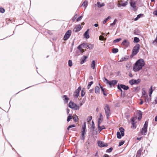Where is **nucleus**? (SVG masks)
Masks as SVG:
<instances>
[{
  "instance_id": "56",
  "label": "nucleus",
  "mask_w": 157,
  "mask_h": 157,
  "mask_svg": "<svg viewBox=\"0 0 157 157\" xmlns=\"http://www.w3.org/2000/svg\"><path fill=\"white\" fill-rule=\"evenodd\" d=\"M138 116H139V117H140V116H142V113L141 112V111H139L138 112Z\"/></svg>"
},
{
  "instance_id": "55",
  "label": "nucleus",
  "mask_w": 157,
  "mask_h": 157,
  "mask_svg": "<svg viewBox=\"0 0 157 157\" xmlns=\"http://www.w3.org/2000/svg\"><path fill=\"white\" fill-rule=\"evenodd\" d=\"M85 94V92L84 91L82 90L81 91V96L82 97H83Z\"/></svg>"
},
{
  "instance_id": "18",
  "label": "nucleus",
  "mask_w": 157,
  "mask_h": 157,
  "mask_svg": "<svg viewBox=\"0 0 157 157\" xmlns=\"http://www.w3.org/2000/svg\"><path fill=\"white\" fill-rule=\"evenodd\" d=\"M89 31V29H87V30L85 32L84 34L85 37L86 38V39H88L90 37V36L88 34Z\"/></svg>"
},
{
  "instance_id": "36",
  "label": "nucleus",
  "mask_w": 157,
  "mask_h": 157,
  "mask_svg": "<svg viewBox=\"0 0 157 157\" xmlns=\"http://www.w3.org/2000/svg\"><path fill=\"white\" fill-rule=\"evenodd\" d=\"M93 83V81H91L88 84L87 86V89H89L90 88V87L91 85Z\"/></svg>"
},
{
  "instance_id": "9",
  "label": "nucleus",
  "mask_w": 157,
  "mask_h": 157,
  "mask_svg": "<svg viewBox=\"0 0 157 157\" xmlns=\"http://www.w3.org/2000/svg\"><path fill=\"white\" fill-rule=\"evenodd\" d=\"M140 82V80L139 79H138L137 80H134L132 79L131 80H130L129 81V83L132 85L136 84H137L139 83Z\"/></svg>"
},
{
  "instance_id": "39",
  "label": "nucleus",
  "mask_w": 157,
  "mask_h": 157,
  "mask_svg": "<svg viewBox=\"0 0 157 157\" xmlns=\"http://www.w3.org/2000/svg\"><path fill=\"white\" fill-rule=\"evenodd\" d=\"M117 21V20L116 19H115L114 20V21H113V22L111 24H110V25L111 26H113L115 25V24L116 23V22Z\"/></svg>"
},
{
  "instance_id": "31",
  "label": "nucleus",
  "mask_w": 157,
  "mask_h": 157,
  "mask_svg": "<svg viewBox=\"0 0 157 157\" xmlns=\"http://www.w3.org/2000/svg\"><path fill=\"white\" fill-rule=\"evenodd\" d=\"M111 18V17L109 16L107 18H105L103 21V24H105L106 22L108 21V20Z\"/></svg>"
},
{
  "instance_id": "48",
  "label": "nucleus",
  "mask_w": 157,
  "mask_h": 157,
  "mask_svg": "<svg viewBox=\"0 0 157 157\" xmlns=\"http://www.w3.org/2000/svg\"><path fill=\"white\" fill-rule=\"evenodd\" d=\"M93 46L92 44H89L88 45V48L90 49H92V48H93Z\"/></svg>"
},
{
  "instance_id": "62",
  "label": "nucleus",
  "mask_w": 157,
  "mask_h": 157,
  "mask_svg": "<svg viewBox=\"0 0 157 157\" xmlns=\"http://www.w3.org/2000/svg\"><path fill=\"white\" fill-rule=\"evenodd\" d=\"M94 125H92V127H91V129H92L93 131L94 130Z\"/></svg>"
},
{
  "instance_id": "42",
  "label": "nucleus",
  "mask_w": 157,
  "mask_h": 157,
  "mask_svg": "<svg viewBox=\"0 0 157 157\" xmlns=\"http://www.w3.org/2000/svg\"><path fill=\"white\" fill-rule=\"evenodd\" d=\"M99 40H106V38H104V37L102 36H99Z\"/></svg>"
},
{
  "instance_id": "58",
  "label": "nucleus",
  "mask_w": 157,
  "mask_h": 157,
  "mask_svg": "<svg viewBox=\"0 0 157 157\" xmlns=\"http://www.w3.org/2000/svg\"><path fill=\"white\" fill-rule=\"evenodd\" d=\"M92 117L91 116H89L88 117V119H87V120H88V121H90L91 119H92Z\"/></svg>"
},
{
  "instance_id": "22",
  "label": "nucleus",
  "mask_w": 157,
  "mask_h": 157,
  "mask_svg": "<svg viewBox=\"0 0 157 157\" xmlns=\"http://www.w3.org/2000/svg\"><path fill=\"white\" fill-rule=\"evenodd\" d=\"M95 93L97 94H99L100 91V89L98 86H96L95 88Z\"/></svg>"
},
{
  "instance_id": "23",
  "label": "nucleus",
  "mask_w": 157,
  "mask_h": 157,
  "mask_svg": "<svg viewBox=\"0 0 157 157\" xmlns=\"http://www.w3.org/2000/svg\"><path fill=\"white\" fill-rule=\"evenodd\" d=\"M63 98L65 103H67L68 102L69 98L67 97L66 95H63Z\"/></svg>"
},
{
  "instance_id": "8",
  "label": "nucleus",
  "mask_w": 157,
  "mask_h": 157,
  "mask_svg": "<svg viewBox=\"0 0 157 157\" xmlns=\"http://www.w3.org/2000/svg\"><path fill=\"white\" fill-rule=\"evenodd\" d=\"M81 90V87L80 86L78 87V89L75 90L74 94V96L75 98H77L78 97L79 95L80 91Z\"/></svg>"
},
{
  "instance_id": "15",
  "label": "nucleus",
  "mask_w": 157,
  "mask_h": 157,
  "mask_svg": "<svg viewBox=\"0 0 157 157\" xmlns=\"http://www.w3.org/2000/svg\"><path fill=\"white\" fill-rule=\"evenodd\" d=\"M87 58V57L86 56H83L80 59V63L82 64L86 61V59Z\"/></svg>"
},
{
  "instance_id": "57",
  "label": "nucleus",
  "mask_w": 157,
  "mask_h": 157,
  "mask_svg": "<svg viewBox=\"0 0 157 157\" xmlns=\"http://www.w3.org/2000/svg\"><path fill=\"white\" fill-rule=\"evenodd\" d=\"M153 14L156 16H157V10L154 11Z\"/></svg>"
},
{
  "instance_id": "32",
  "label": "nucleus",
  "mask_w": 157,
  "mask_h": 157,
  "mask_svg": "<svg viewBox=\"0 0 157 157\" xmlns=\"http://www.w3.org/2000/svg\"><path fill=\"white\" fill-rule=\"evenodd\" d=\"M117 138L118 139H120L121 138V134L119 132H117Z\"/></svg>"
},
{
  "instance_id": "21",
  "label": "nucleus",
  "mask_w": 157,
  "mask_h": 157,
  "mask_svg": "<svg viewBox=\"0 0 157 157\" xmlns=\"http://www.w3.org/2000/svg\"><path fill=\"white\" fill-rule=\"evenodd\" d=\"M144 99V101L146 103H148L151 100L150 98H148V97L147 95L145 96V97H143Z\"/></svg>"
},
{
  "instance_id": "60",
  "label": "nucleus",
  "mask_w": 157,
  "mask_h": 157,
  "mask_svg": "<svg viewBox=\"0 0 157 157\" xmlns=\"http://www.w3.org/2000/svg\"><path fill=\"white\" fill-rule=\"evenodd\" d=\"M140 105H142L143 104V100L142 99H140Z\"/></svg>"
},
{
  "instance_id": "24",
  "label": "nucleus",
  "mask_w": 157,
  "mask_h": 157,
  "mask_svg": "<svg viewBox=\"0 0 157 157\" xmlns=\"http://www.w3.org/2000/svg\"><path fill=\"white\" fill-rule=\"evenodd\" d=\"M88 5V2L86 1H85L82 4V6H83L85 7V8L86 9L87 6Z\"/></svg>"
},
{
  "instance_id": "37",
  "label": "nucleus",
  "mask_w": 157,
  "mask_h": 157,
  "mask_svg": "<svg viewBox=\"0 0 157 157\" xmlns=\"http://www.w3.org/2000/svg\"><path fill=\"white\" fill-rule=\"evenodd\" d=\"M142 94L143 95V96L142 97H145V96L147 95L146 94V91L144 90H143L142 91Z\"/></svg>"
},
{
  "instance_id": "49",
  "label": "nucleus",
  "mask_w": 157,
  "mask_h": 157,
  "mask_svg": "<svg viewBox=\"0 0 157 157\" xmlns=\"http://www.w3.org/2000/svg\"><path fill=\"white\" fill-rule=\"evenodd\" d=\"M5 9L3 8H0V12L3 13L5 12Z\"/></svg>"
},
{
  "instance_id": "16",
  "label": "nucleus",
  "mask_w": 157,
  "mask_h": 157,
  "mask_svg": "<svg viewBox=\"0 0 157 157\" xmlns=\"http://www.w3.org/2000/svg\"><path fill=\"white\" fill-rule=\"evenodd\" d=\"M143 150V148H140L137 151L136 157H140L141 155V153Z\"/></svg>"
},
{
  "instance_id": "63",
  "label": "nucleus",
  "mask_w": 157,
  "mask_h": 157,
  "mask_svg": "<svg viewBox=\"0 0 157 157\" xmlns=\"http://www.w3.org/2000/svg\"><path fill=\"white\" fill-rule=\"evenodd\" d=\"M121 136H124V132H121Z\"/></svg>"
},
{
  "instance_id": "41",
  "label": "nucleus",
  "mask_w": 157,
  "mask_h": 157,
  "mask_svg": "<svg viewBox=\"0 0 157 157\" xmlns=\"http://www.w3.org/2000/svg\"><path fill=\"white\" fill-rule=\"evenodd\" d=\"M75 126L74 124H73L71 125H70L67 128V129L69 130V129L71 128H73V127H75Z\"/></svg>"
},
{
  "instance_id": "5",
  "label": "nucleus",
  "mask_w": 157,
  "mask_h": 157,
  "mask_svg": "<svg viewBox=\"0 0 157 157\" xmlns=\"http://www.w3.org/2000/svg\"><path fill=\"white\" fill-rule=\"evenodd\" d=\"M104 109L105 110V112L107 117V118H108L110 114V110L108 105L106 104L105 105Z\"/></svg>"
},
{
  "instance_id": "51",
  "label": "nucleus",
  "mask_w": 157,
  "mask_h": 157,
  "mask_svg": "<svg viewBox=\"0 0 157 157\" xmlns=\"http://www.w3.org/2000/svg\"><path fill=\"white\" fill-rule=\"evenodd\" d=\"M82 16H81L79 17H78V18L77 19V21H80L81 20V19H82Z\"/></svg>"
},
{
  "instance_id": "20",
  "label": "nucleus",
  "mask_w": 157,
  "mask_h": 157,
  "mask_svg": "<svg viewBox=\"0 0 157 157\" xmlns=\"http://www.w3.org/2000/svg\"><path fill=\"white\" fill-rule=\"evenodd\" d=\"M100 124H98V130L100 132L102 129H105V126L103 125L102 126H100Z\"/></svg>"
},
{
  "instance_id": "45",
  "label": "nucleus",
  "mask_w": 157,
  "mask_h": 157,
  "mask_svg": "<svg viewBox=\"0 0 157 157\" xmlns=\"http://www.w3.org/2000/svg\"><path fill=\"white\" fill-rule=\"evenodd\" d=\"M75 110H78L79 109V107L77 105H76V106L73 108Z\"/></svg>"
},
{
  "instance_id": "52",
  "label": "nucleus",
  "mask_w": 157,
  "mask_h": 157,
  "mask_svg": "<svg viewBox=\"0 0 157 157\" xmlns=\"http://www.w3.org/2000/svg\"><path fill=\"white\" fill-rule=\"evenodd\" d=\"M77 17V14H75L72 18V20L74 21Z\"/></svg>"
},
{
  "instance_id": "43",
  "label": "nucleus",
  "mask_w": 157,
  "mask_h": 157,
  "mask_svg": "<svg viewBox=\"0 0 157 157\" xmlns=\"http://www.w3.org/2000/svg\"><path fill=\"white\" fill-rule=\"evenodd\" d=\"M157 103V98H155L154 101L152 102V104L155 105Z\"/></svg>"
},
{
  "instance_id": "10",
  "label": "nucleus",
  "mask_w": 157,
  "mask_h": 157,
  "mask_svg": "<svg viewBox=\"0 0 157 157\" xmlns=\"http://www.w3.org/2000/svg\"><path fill=\"white\" fill-rule=\"evenodd\" d=\"M130 6L133 8L134 11H136L137 10L136 7V3L135 2L132 0H130Z\"/></svg>"
},
{
  "instance_id": "35",
  "label": "nucleus",
  "mask_w": 157,
  "mask_h": 157,
  "mask_svg": "<svg viewBox=\"0 0 157 157\" xmlns=\"http://www.w3.org/2000/svg\"><path fill=\"white\" fill-rule=\"evenodd\" d=\"M121 40V38H118V39H116V40H114L113 41V42L114 43H115L118 42H119V41Z\"/></svg>"
},
{
  "instance_id": "25",
  "label": "nucleus",
  "mask_w": 157,
  "mask_h": 157,
  "mask_svg": "<svg viewBox=\"0 0 157 157\" xmlns=\"http://www.w3.org/2000/svg\"><path fill=\"white\" fill-rule=\"evenodd\" d=\"M128 59V57L127 56H125L124 57H122L119 61V62H121L124 61H126Z\"/></svg>"
},
{
  "instance_id": "30",
  "label": "nucleus",
  "mask_w": 157,
  "mask_h": 157,
  "mask_svg": "<svg viewBox=\"0 0 157 157\" xmlns=\"http://www.w3.org/2000/svg\"><path fill=\"white\" fill-rule=\"evenodd\" d=\"M140 41V40L139 38L137 37H135L134 39V42L135 43H138Z\"/></svg>"
},
{
  "instance_id": "46",
  "label": "nucleus",
  "mask_w": 157,
  "mask_h": 157,
  "mask_svg": "<svg viewBox=\"0 0 157 157\" xmlns=\"http://www.w3.org/2000/svg\"><path fill=\"white\" fill-rule=\"evenodd\" d=\"M124 141L123 140L121 141V142H120L119 144V146H121L124 143Z\"/></svg>"
},
{
  "instance_id": "4",
  "label": "nucleus",
  "mask_w": 157,
  "mask_h": 157,
  "mask_svg": "<svg viewBox=\"0 0 157 157\" xmlns=\"http://www.w3.org/2000/svg\"><path fill=\"white\" fill-rule=\"evenodd\" d=\"M140 48V45L139 44H137L134 47L132 50V55L133 56L136 55L139 52Z\"/></svg>"
},
{
  "instance_id": "19",
  "label": "nucleus",
  "mask_w": 157,
  "mask_h": 157,
  "mask_svg": "<svg viewBox=\"0 0 157 157\" xmlns=\"http://www.w3.org/2000/svg\"><path fill=\"white\" fill-rule=\"evenodd\" d=\"M103 116L101 113H100L99 118H98V124H100L102 121Z\"/></svg>"
},
{
  "instance_id": "33",
  "label": "nucleus",
  "mask_w": 157,
  "mask_h": 157,
  "mask_svg": "<svg viewBox=\"0 0 157 157\" xmlns=\"http://www.w3.org/2000/svg\"><path fill=\"white\" fill-rule=\"evenodd\" d=\"M73 119L75 122H77L78 121V117L77 116L75 115V116L73 117Z\"/></svg>"
},
{
  "instance_id": "7",
  "label": "nucleus",
  "mask_w": 157,
  "mask_h": 157,
  "mask_svg": "<svg viewBox=\"0 0 157 157\" xmlns=\"http://www.w3.org/2000/svg\"><path fill=\"white\" fill-rule=\"evenodd\" d=\"M71 33V31L69 30L67 31L65 34L63 38L64 40H67L70 37Z\"/></svg>"
},
{
  "instance_id": "54",
  "label": "nucleus",
  "mask_w": 157,
  "mask_h": 157,
  "mask_svg": "<svg viewBox=\"0 0 157 157\" xmlns=\"http://www.w3.org/2000/svg\"><path fill=\"white\" fill-rule=\"evenodd\" d=\"M143 16H144V14H143L141 13V14H139V15H138L137 16V17L139 19V18H140L141 17H143Z\"/></svg>"
},
{
  "instance_id": "3",
  "label": "nucleus",
  "mask_w": 157,
  "mask_h": 157,
  "mask_svg": "<svg viewBox=\"0 0 157 157\" xmlns=\"http://www.w3.org/2000/svg\"><path fill=\"white\" fill-rule=\"evenodd\" d=\"M104 79H105V80L104 81V82H106V83L109 85L110 87H111L112 85L113 86L115 85L118 82L117 80H113L110 81H109L105 78H104Z\"/></svg>"
},
{
  "instance_id": "1",
  "label": "nucleus",
  "mask_w": 157,
  "mask_h": 157,
  "mask_svg": "<svg viewBox=\"0 0 157 157\" xmlns=\"http://www.w3.org/2000/svg\"><path fill=\"white\" fill-rule=\"evenodd\" d=\"M144 65V60L142 59H139L135 63L133 67V70L135 72H137L141 69Z\"/></svg>"
},
{
  "instance_id": "13",
  "label": "nucleus",
  "mask_w": 157,
  "mask_h": 157,
  "mask_svg": "<svg viewBox=\"0 0 157 157\" xmlns=\"http://www.w3.org/2000/svg\"><path fill=\"white\" fill-rule=\"evenodd\" d=\"M130 42L128 41L127 40H124L122 42L121 44L123 46H125L126 47H127L128 46Z\"/></svg>"
},
{
  "instance_id": "44",
  "label": "nucleus",
  "mask_w": 157,
  "mask_h": 157,
  "mask_svg": "<svg viewBox=\"0 0 157 157\" xmlns=\"http://www.w3.org/2000/svg\"><path fill=\"white\" fill-rule=\"evenodd\" d=\"M68 65L70 67H71L72 65V62L71 60H69L68 61Z\"/></svg>"
},
{
  "instance_id": "27",
  "label": "nucleus",
  "mask_w": 157,
  "mask_h": 157,
  "mask_svg": "<svg viewBox=\"0 0 157 157\" xmlns=\"http://www.w3.org/2000/svg\"><path fill=\"white\" fill-rule=\"evenodd\" d=\"M132 126H131L132 128H136V126L135 124L133 118L132 120Z\"/></svg>"
},
{
  "instance_id": "50",
  "label": "nucleus",
  "mask_w": 157,
  "mask_h": 157,
  "mask_svg": "<svg viewBox=\"0 0 157 157\" xmlns=\"http://www.w3.org/2000/svg\"><path fill=\"white\" fill-rule=\"evenodd\" d=\"M128 4V2L127 1L123 3L122 5V6H126Z\"/></svg>"
},
{
  "instance_id": "29",
  "label": "nucleus",
  "mask_w": 157,
  "mask_h": 157,
  "mask_svg": "<svg viewBox=\"0 0 157 157\" xmlns=\"http://www.w3.org/2000/svg\"><path fill=\"white\" fill-rule=\"evenodd\" d=\"M118 52V49L117 48H114L112 49V52L113 53H116Z\"/></svg>"
},
{
  "instance_id": "14",
  "label": "nucleus",
  "mask_w": 157,
  "mask_h": 157,
  "mask_svg": "<svg viewBox=\"0 0 157 157\" xmlns=\"http://www.w3.org/2000/svg\"><path fill=\"white\" fill-rule=\"evenodd\" d=\"M98 145L100 147H107L108 146L107 144H104L103 142L101 141H99L98 142Z\"/></svg>"
},
{
  "instance_id": "26",
  "label": "nucleus",
  "mask_w": 157,
  "mask_h": 157,
  "mask_svg": "<svg viewBox=\"0 0 157 157\" xmlns=\"http://www.w3.org/2000/svg\"><path fill=\"white\" fill-rule=\"evenodd\" d=\"M95 66V62L94 60L92 61V63L91 64V67L93 69H94Z\"/></svg>"
},
{
  "instance_id": "28",
  "label": "nucleus",
  "mask_w": 157,
  "mask_h": 157,
  "mask_svg": "<svg viewBox=\"0 0 157 157\" xmlns=\"http://www.w3.org/2000/svg\"><path fill=\"white\" fill-rule=\"evenodd\" d=\"M97 5H98V7L99 8L105 5L104 3H102L101 4H100V2H97Z\"/></svg>"
},
{
  "instance_id": "38",
  "label": "nucleus",
  "mask_w": 157,
  "mask_h": 157,
  "mask_svg": "<svg viewBox=\"0 0 157 157\" xmlns=\"http://www.w3.org/2000/svg\"><path fill=\"white\" fill-rule=\"evenodd\" d=\"M150 92L149 93V95L151 97V95L152 93L153 92V90H152V86H151L150 87Z\"/></svg>"
},
{
  "instance_id": "47",
  "label": "nucleus",
  "mask_w": 157,
  "mask_h": 157,
  "mask_svg": "<svg viewBox=\"0 0 157 157\" xmlns=\"http://www.w3.org/2000/svg\"><path fill=\"white\" fill-rule=\"evenodd\" d=\"M113 149V148L112 147H110L107 150L106 152H110L112 151Z\"/></svg>"
},
{
  "instance_id": "11",
  "label": "nucleus",
  "mask_w": 157,
  "mask_h": 157,
  "mask_svg": "<svg viewBox=\"0 0 157 157\" xmlns=\"http://www.w3.org/2000/svg\"><path fill=\"white\" fill-rule=\"evenodd\" d=\"M120 86V87L119 85H118L117 86V88L121 91H122L121 89V88L125 90H127L129 88V87L128 86H126L125 85L123 84H121Z\"/></svg>"
},
{
  "instance_id": "2",
  "label": "nucleus",
  "mask_w": 157,
  "mask_h": 157,
  "mask_svg": "<svg viewBox=\"0 0 157 157\" xmlns=\"http://www.w3.org/2000/svg\"><path fill=\"white\" fill-rule=\"evenodd\" d=\"M148 125V123L146 121L144 125L143 128L141 130L140 132L142 135H145L147 132V128Z\"/></svg>"
},
{
  "instance_id": "12",
  "label": "nucleus",
  "mask_w": 157,
  "mask_h": 157,
  "mask_svg": "<svg viewBox=\"0 0 157 157\" xmlns=\"http://www.w3.org/2000/svg\"><path fill=\"white\" fill-rule=\"evenodd\" d=\"M81 29V25H78L76 26L75 28L74 29L73 31L75 32H77Z\"/></svg>"
},
{
  "instance_id": "53",
  "label": "nucleus",
  "mask_w": 157,
  "mask_h": 157,
  "mask_svg": "<svg viewBox=\"0 0 157 157\" xmlns=\"http://www.w3.org/2000/svg\"><path fill=\"white\" fill-rule=\"evenodd\" d=\"M119 130L120 131V132H123L124 131V129L122 128L121 127L119 128Z\"/></svg>"
},
{
  "instance_id": "34",
  "label": "nucleus",
  "mask_w": 157,
  "mask_h": 157,
  "mask_svg": "<svg viewBox=\"0 0 157 157\" xmlns=\"http://www.w3.org/2000/svg\"><path fill=\"white\" fill-rule=\"evenodd\" d=\"M72 117L71 115V114H70L69 115V116L67 117V121L68 122H69L70 120L71 119Z\"/></svg>"
},
{
  "instance_id": "17",
  "label": "nucleus",
  "mask_w": 157,
  "mask_h": 157,
  "mask_svg": "<svg viewBox=\"0 0 157 157\" xmlns=\"http://www.w3.org/2000/svg\"><path fill=\"white\" fill-rule=\"evenodd\" d=\"M76 104L73 102L70 101L69 103V106L70 108L73 109L74 107L76 106Z\"/></svg>"
},
{
  "instance_id": "40",
  "label": "nucleus",
  "mask_w": 157,
  "mask_h": 157,
  "mask_svg": "<svg viewBox=\"0 0 157 157\" xmlns=\"http://www.w3.org/2000/svg\"><path fill=\"white\" fill-rule=\"evenodd\" d=\"M99 85H100V88H101L102 91L103 92L104 95L105 96L106 95V94L104 93V89L103 88V87L100 86V84H99Z\"/></svg>"
},
{
  "instance_id": "59",
  "label": "nucleus",
  "mask_w": 157,
  "mask_h": 157,
  "mask_svg": "<svg viewBox=\"0 0 157 157\" xmlns=\"http://www.w3.org/2000/svg\"><path fill=\"white\" fill-rule=\"evenodd\" d=\"M88 45L89 44H84V46L85 48H86L87 47H88Z\"/></svg>"
},
{
  "instance_id": "61",
  "label": "nucleus",
  "mask_w": 157,
  "mask_h": 157,
  "mask_svg": "<svg viewBox=\"0 0 157 157\" xmlns=\"http://www.w3.org/2000/svg\"><path fill=\"white\" fill-rule=\"evenodd\" d=\"M82 45V44H81L78 47V49H80L81 48V46Z\"/></svg>"
},
{
  "instance_id": "64",
  "label": "nucleus",
  "mask_w": 157,
  "mask_h": 157,
  "mask_svg": "<svg viewBox=\"0 0 157 157\" xmlns=\"http://www.w3.org/2000/svg\"><path fill=\"white\" fill-rule=\"evenodd\" d=\"M103 157H109L108 155L105 154L104 155Z\"/></svg>"
},
{
  "instance_id": "6",
  "label": "nucleus",
  "mask_w": 157,
  "mask_h": 157,
  "mask_svg": "<svg viewBox=\"0 0 157 157\" xmlns=\"http://www.w3.org/2000/svg\"><path fill=\"white\" fill-rule=\"evenodd\" d=\"M86 129V124L84 123V125H83L82 129L81 131V139L82 140H84L85 139L84 135L86 134L85 130Z\"/></svg>"
}]
</instances>
